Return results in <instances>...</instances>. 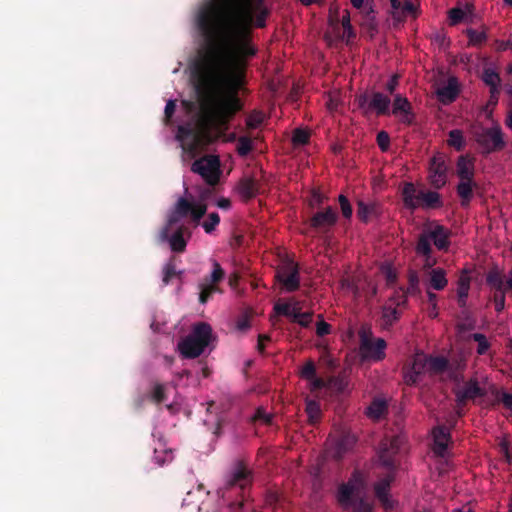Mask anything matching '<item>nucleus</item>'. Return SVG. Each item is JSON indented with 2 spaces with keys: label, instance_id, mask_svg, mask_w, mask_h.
Returning a JSON list of instances; mask_svg holds the SVG:
<instances>
[{
  "label": "nucleus",
  "instance_id": "1",
  "mask_svg": "<svg viewBox=\"0 0 512 512\" xmlns=\"http://www.w3.org/2000/svg\"><path fill=\"white\" fill-rule=\"evenodd\" d=\"M231 11L227 27L229 56L219 43V8L209 2L198 12L197 26L206 47L193 71L201 112L195 123L179 125L176 139L181 145H210L225 131L230 121L243 109L239 97L247 59L257 54L252 28L266 27L270 9L266 0H218Z\"/></svg>",
  "mask_w": 512,
  "mask_h": 512
},
{
  "label": "nucleus",
  "instance_id": "2",
  "mask_svg": "<svg viewBox=\"0 0 512 512\" xmlns=\"http://www.w3.org/2000/svg\"><path fill=\"white\" fill-rule=\"evenodd\" d=\"M212 328L208 323H197L192 332L178 343L181 355L187 359L199 357L213 340Z\"/></svg>",
  "mask_w": 512,
  "mask_h": 512
},
{
  "label": "nucleus",
  "instance_id": "3",
  "mask_svg": "<svg viewBox=\"0 0 512 512\" xmlns=\"http://www.w3.org/2000/svg\"><path fill=\"white\" fill-rule=\"evenodd\" d=\"M474 139L479 146L482 155H489L501 151L506 146L502 129L499 125L483 128L474 134Z\"/></svg>",
  "mask_w": 512,
  "mask_h": 512
},
{
  "label": "nucleus",
  "instance_id": "4",
  "mask_svg": "<svg viewBox=\"0 0 512 512\" xmlns=\"http://www.w3.org/2000/svg\"><path fill=\"white\" fill-rule=\"evenodd\" d=\"M355 103L364 115L376 113L378 116L388 115L391 99L382 92H365L355 98Z\"/></svg>",
  "mask_w": 512,
  "mask_h": 512
},
{
  "label": "nucleus",
  "instance_id": "5",
  "mask_svg": "<svg viewBox=\"0 0 512 512\" xmlns=\"http://www.w3.org/2000/svg\"><path fill=\"white\" fill-rule=\"evenodd\" d=\"M220 165L218 156L205 155L192 163L191 170L199 174L208 185L214 186L219 182Z\"/></svg>",
  "mask_w": 512,
  "mask_h": 512
},
{
  "label": "nucleus",
  "instance_id": "6",
  "mask_svg": "<svg viewBox=\"0 0 512 512\" xmlns=\"http://www.w3.org/2000/svg\"><path fill=\"white\" fill-rule=\"evenodd\" d=\"M403 440L400 436L382 440L379 449V460L388 472L395 473L399 466L400 447Z\"/></svg>",
  "mask_w": 512,
  "mask_h": 512
},
{
  "label": "nucleus",
  "instance_id": "7",
  "mask_svg": "<svg viewBox=\"0 0 512 512\" xmlns=\"http://www.w3.org/2000/svg\"><path fill=\"white\" fill-rule=\"evenodd\" d=\"M371 335V331L364 329L359 332L360 351L363 359L378 362L386 357L385 349L387 343L383 338H377L373 341Z\"/></svg>",
  "mask_w": 512,
  "mask_h": 512
},
{
  "label": "nucleus",
  "instance_id": "8",
  "mask_svg": "<svg viewBox=\"0 0 512 512\" xmlns=\"http://www.w3.org/2000/svg\"><path fill=\"white\" fill-rule=\"evenodd\" d=\"M173 226L174 225H169L168 222H166V225L159 233L160 241L168 242L173 252L183 253L187 246V239L185 236L190 238L191 232L187 226L180 225L172 234H170V230Z\"/></svg>",
  "mask_w": 512,
  "mask_h": 512
},
{
  "label": "nucleus",
  "instance_id": "9",
  "mask_svg": "<svg viewBox=\"0 0 512 512\" xmlns=\"http://www.w3.org/2000/svg\"><path fill=\"white\" fill-rule=\"evenodd\" d=\"M276 279L287 292H294L300 287L299 267L292 260L283 262L276 271Z\"/></svg>",
  "mask_w": 512,
  "mask_h": 512
},
{
  "label": "nucleus",
  "instance_id": "10",
  "mask_svg": "<svg viewBox=\"0 0 512 512\" xmlns=\"http://www.w3.org/2000/svg\"><path fill=\"white\" fill-rule=\"evenodd\" d=\"M338 214L331 206L319 210L309 219L310 227L319 234H326L336 225Z\"/></svg>",
  "mask_w": 512,
  "mask_h": 512
},
{
  "label": "nucleus",
  "instance_id": "11",
  "mask_svg": "<svg viewBox=\"0 0 512 512\" xmlns=\"http://www.w3.org/2000/svg\"><path fill=\"white\" fill-rule=\"evenodd\" d=\"M456 403L458 407L465 406L468 401H475L477 398H483L487 395L485 388L481 387L477 378H471L464 384L454 390Z\"/></svg>",
  "mask_w": 512,
  "mask_h": 512
},
{
  "label": "nucleus",
  "instance_id": "12",
  "mask_svg": "<svg viewBox=\"0 0 512 512\" xmlns=\"http://www.w3.org/2000/svg\"><path fill=\"white\" fill-rule=\"evenodd\" d=\"M252 480L253 477L251 471L243 464V462H237L228 474L225 486L227 489L239 488L240 490L245 491L251 486Z\"/></svg>",
  "mask_w": 512,
  "mask_h": 512
},
{
  "label": "nucleus",
  "instance_id": "13",
  "mask_svg": "<svg viewBox=\"0 0 512 512\" xmlns=\"http://www.w3.org/2000/svg\"><path fill=\"white\" fill-rule=\"evenodd\" d=\"M395 480V473L388 472L387 475L381 478L374 484V493L381 505L386 511L394 509V501L390 498L391 483Z\"/></svg>",
  "mask_w": 512,
  "mask_h": 512
},
{
  "label": "nucleus",
  "instance_id": "14",
  "mask_svg": "<svg viewBox=\"0 0 512 512\" xmlns=\"http://www.w3.org/2000/svg\"><path fill=\"white\" fill-rule=\"evenodd\" d=\"M429 181L436 189L442 188L447 183V165L441 155H435L430 160Z\"/></svg>",
  "mask_w": 512,
  "mask_h": 512
},
{
  "label": "nucleus",
  "instance_id": "15",
  "mask_svg": "<svg viewBox=\"0 0 512 512\" xmlns=\"http://www.w3.org/2000/svg\"><path fill=\"white\" fill-rule=\"evenodd\" d=\"M363 484L362 475L359 471H354L348 482L343 483L338 489V501L341 505L348 506L353 502L354 492Z\"/></svg>",
  "mask_w": 512,
  "mask_h": 512
},
{
  "label": "nucleus",
  "instance_id": "16",
  "mask_svg": "<svg viewBox=\"0 0 512 512\" xmlns=\"http://www.w3.org/2000/svg\"><path fill=\"white\" fill-rule=\"evenodd\" d=\"M432 436L433 452L439 457H444L451 442L450 430L445 426H437L433 428Z\"/></svg>",
  "mask_w": 512,
  "mask_h": 512
},
{
  "label": "nucleus",
  "instance_id": "17",
  "mask_svg": "<svg viewBox=\"0 0 512 512\" xmlns=\"http://www.w3.org/2000/svg\"><path fill=\"white\" fill-rule=\"evenodd\" d=\"M429 234L431 241L438 250L446 251L450 246L451 232L448 228L443 225H435L431 229L426 230Z\"/></svg>",
  "mask_w": 512,
  "mask_h": 512
},
{
  "label": "nucleus",
  "instance_id": "18",
  "mask_svg": "<svg viewBox=\"0 0 512 512\" xmlns=\"http://www.w3.org/2000/svg\"><path fill=\"white\" fill-rule=\"evenodd\" d=\"M239 194L245 200H250L256 197L259 192V183L256 173L250 176H244L238 183Z\"/></svg>",
  "mask_w": 512,
  "mask_h": 512
},
{
  "label": "nucleus",
  "instance_id": "19",
  "mask_svg": "<svg viewBox=\"0 0 512 512\" xmlns=\"http://www.w3.org/2000/svg\"><path fill=\"white\" fill-rule=\"evenodd\" d=\"M193 208V203L187 200L184 197H180L175 206L174 209L171 211L167 218V222L169 225H176L181 218L186 217L190 215L191 210Z\"/></svg>",
  "mask_w": 512,
  "mask_h": 512
},
{
  "label": "nucleus",
  "instance_id": "20",
  "mask_svg": "<svg viewBox=\"0 0 512 512\" xmlns=\"http://www.w3.org/2000/svg\"><path fill=\"white\" fill-rule=\"evenodd\" d=\"M420 192L412 182H406L403 185L401 194L404 206L410 210H415L420 206Z\"/></svg>",
  "mask_w": 512,
  "mask_h": 512
},
{
  "label": "nucleus",
  "instance_id": "21",
  "mask_svg": "<svg viewBox=\"0 0 512 512\" xmlns=\"http://www.w3.org/2000/svg\"><path fill=\"white\" fill-rule=\"evenodd\" d=\"M459 94V84L455 77H450L447 84L438 88L437 96L443 104L452 103Z\"/></svg>",
  "mask_w": 512,
  "mask_h": 512
},
{
  "label": "nucleus",
  "instance_id": "22",
  "mask_svg": "<svg viewBox=\"0 0 512 512\" xmlns=\"http://www.w3.org/2000/svg\"><path fill=\"white\" fill-rule=\"evenodd\" d=\"M431 238L426 230H424L418 237L415 251L418 255L423 256L425 258V262L427 266H432L434 261L432 260V246H431Z\"/></svg>",
  "mask_w": 512,
  "mask_h": 512
},
{
  "label": "nucleus",
  "instance_id": "23",
  "mask_svg": "<svg viewBox=\"0 0 512 512\" xmlns=\"http://www.w3.org/2000/svg\"><path fill=\"white\" fill-rule=\"evenodd\" d=\"M475 180H460L456 186L457 195L460 197L461 206L468 207L474 196V189L477 188Z\"/></svg>",
  "mask_w": 512,
  "mask_h": 512
},
{
  "label": "nucleus",
  "instance_id": "24",
  "mask_svg": "<svg viewBox=\"0 0 512 512\" xmlns=\"http://www.w3.org/2000/svg\"><path fill=\"white\" fill-rule=\"evenodd\" d=\"M456 174L459 180H474V162L465 155L459 156L456 163Z\"/></svg>",
  "mask_w": 512,
  "mask_h": 512
},
{
  "label": "nucleus",
  "instance_id": "25",
  "mask_svg": "<svg viewBox=\"0 0 512 512\" xmlns=\"http://www.w3.org/2000/svg\"><path fill=\"white\" fill-rule=\"evenodd\" d=\"M353 444V437L349 435L340 437L335 441V444L331 451V456L336 460L342 459L344 454L352 448Z\"/></svg>",
  "mask_w": 512,
  "mask_h": 512
},
{
  "label": "nucleus",
  "instance_id": "26",
  "mask_svg": "<svg viewBox=\"0 0 512 512\" xmlns=\"http://www.w3.org/2000/svg\"><path fill=\"white\" fill-rule=\"evenodd\" d=\"M379 213V206L375 202L365 203L363 200L357 202V216L360 221L367 223L372 216Z\"/></svg>",
  "mask_w": 512,
  "mask_h": 512
},
{
  "label": "nucleus",
  "instance_id": "27",
  "mask_svg": "<svg viewBox=\"0 0 512 512\" xmlns=\"http://www.w3.org/2000/svg\"><path fill=\"white\" fill-rule=\"evenodd\" d=\"M439 193L435 191L420 192V206L422 208H438L442 206Z\"/></svg>",
  "mask_w": 512,
  "mask_h": 512
},
{
  "label": "nucleus",
  "instance_id": "28",
  "mask_svg": "<svg viewBox=\"0 0 512 512\" xmlns=\"http://www.w3.org/2000/svg\"><path fill=\"white\" fill-rule=\"evenodd\" d=\"M388 410V406L383 399H374L367 408V415L374 419L379 420L382 418Z\"/></svg>",
  "mask_w": 512,
  "mask_h": 512
},
{
  "label": "nucleus",
  "instance_id": "29",
  "mask_svg": "<svg viewBox=\"0 0 512 512\" xmlns=\"http://www.w3.org/2000/svg\"><path fill=\"white\" fill-rule=\"evenodd\" d=\"M163 277H162V283L163 286H167L173 277H181L183 274V271H177L176 270V258L171 257L166 264L164 265L163 269Z\"/></svg>",
  "mask_w": 512,
  "mask_h": 512
},
{
  "label": "nucleus",
  "instance_id": "30",
  "mask_svg": "<svg viewBox=\"0 0 512 512\" xmlns=\"http://www.w3.org/2000/svg\"><path fill=\"white\" fill-rule=\"evenodd\" d=\"M446 273L441 268H436L431 271L430 285L435 290H443L447 286Z\"/></svg>",
  "mask_w": 512,
  "mask_h": 512
},
{
  "label": "nucleus",
  "instance_id": "31",
  "mask_svg": "<svg viewBox=\"0 0 512 512\" xmlns=\"http://www.w3.org/2000/svg\"><path fill=\"white\" fill-rule=\"evenodd\" d=\"M400 315L401 312L397 307L384 306L382 310L383 326L386 328L393 325L400 318Z\"/></svg>",
  "mask_w": 512,
  "mask_h": 512
},
{
  "label": "nucleus",
  "instance_id": "32",
  "mask_svg": "<svg viewBox=\"0 0 512 512\" xmlns=\"http://www.w3.org/2000/svg\"><path fill=\"white\" fill-rule=\"evenodd\" d=\"M448 360L443 356L428 357V369L433 373H442L447 370Z\"/></svg>",
  "mask_w": 512,
  "mask_h": 512
},
{
  "label": "nucleus",
  "instance_id": "33",
  "mask_svg": "<svg viewBox=\"0 0 512 512\" xmlns=\"http://www.w3.org/2000/svg\"><path fill=\"white\" fill-rule=\"evenodd\" d=\"M448 136L447 144L455 148L456 151H462L465 148V139L461 130L453 129Z\"/></svg>",
  "mask_w": 512,
  "mask_h": 512
},
{
  "label": "nucleus",
  "instance_id": "34",
  "mask_svg": "<svg viewBox=\"0 0 512 512\" xmlns=\"http://www.w3.org/2000/svg\"><path fill=\"white\" fill-rule=\"evenodd\" d=\"M412 106L408 99L400 94H396L394 96L393 104H392V114L394 116H399L402 112H407V110H411Z\"/></svg>",
  "mask_w": 512,
  "mask_h": 512
},
{
  "label": "nucleus",
  "instance_id": "35",
  "mask_svg": "<svg viewBox=\"0 0 512 512\" xmlns=\"http://www.w3.org/2000/svg\"><path fill=\"white\" fill-rule=\"evenodd\" d=\"M199 288V302L201 304H206L213 294H215L216 292H220V288L217 285L210 284L204 281L199 285Z\"/></svg>",
  "mask_w": 512,
  "mask_h": 512
},
{
  "label": "nucleus",
  "instance_id": "36",
  "mask_svg": "<svg viewBox=\"0 0 512 512\" xmlns=\"http://www.w3.org/2000/svg\"><path fill=\"white\" fill-rule=\"evenodd\" d=\"M305 411L310 424H315L320 419L321 409L318 402L314 400L307 401Z\"/></svg>",
  "mask_w": 512,
  "mask_h": 512
},
{
  "label": "nucleus",
  "instance_id": "37",
  "mask_svg": "<svg viewBox=\"0 0 512 512\" xmlns=\"http://www.w3.org/2000/svg\"><path fill=\"white\" fill-rule=\"evenodd\" d=\"M236 151L239 156L246 157L253 151V142L249 136H240L237 140Z\"/></svg>",
  "mask_w": 512,
  "mask_h": 512
},
{
  "label": "nucleus",
  "instance_id": "38",
  "mask_svg": "<svg viewBox=\"0 0 512 512\" xmlns=\"http://www.w3.org/2000/svg\"><path fill=\"white\" fill-rule=\"evenodd\" d=\"M471 277L467 271H463L457 282V296L468 297L470 290Z\"/></svg>",
  "mask_w": 512,
  "mask_h": 512
},
{
  "label": "nucleus",
  "instance_id": "39",
  "mask_svg": "<svg viewBox=\"0 0 512 512\" xmlns=\"http://www.w3.org/2000/svg\"><path fill=\"white\" fill-rule=\"evenodd\" d=\"M212 266H213V270H212L211 274L209 276L205 277L203 281L208 282L210 284L217 285L220 281L223 280V278L225 276V272L222 269L221 265L216 260H213Z\"/></svg>",
  "mask_w": 512,
  "mask_h": 512
},
{
  "label": "nucleus",
  "instance_id": "40",
  "mask_svg": "<svg viewBox=\"0 0 512 512\" xmlns=\"http://www.w3.org/2000/svg\"><path fill=\"white\" fill-rule=\"evenodd\" d=\"M482 80L490 89L500 88L501 78L499 74L492 69L484 70Z\"/></svg>",
  "mask_w": 512,
  "mask_h": 512
},
{
  "label": "nucleus",
  "instance_id": "41",
  "mask_svg": "<svg viewBox=\"0 0 512 512\" xmlns=\"http://www.w3.org/2000/svg\"><path fill=\"white\" fill-rule=\"evenodd\" d=\"M487 284L496 291L504 290V281L502 275L498 271H490L486 276Z\"/></svg>",
  "mask_w": 512,
  "mask_h": 512
},
{
  "label": "nucleus",
  "instance_id": "42",
  "mask_svg": "<svg viewBox=\"0 0 512 512\" xmlns=\"http://www.w3.org/2000/svg\"><path fill=\"white\" fill-rule=\"evenodd\" d=\"M264 121V114L254 110L246 118V126L249 130L257 129Z\"/></svg>",
  "mask_w": 512,
  "mask_h": 512
},
{
  "label": "nucleus",
  "instance_id": "43",
  "mask_svg": "<svg viewBox=\"0 0 512 512\" xmlns=\"http://www.w3.org/2000/svg\"><path fill=\"white\" fill-rule=\"evenodd\" d=\"M410 368H412L415 372H417L419 375H422L428 367V357H426L423 354H417L413 358V361L411 364L408 365Z\"/></svg>",
  "mask_w": 512,
  "mask_h": 512
},
{
  "label": "nucleus",
  "instance_id": "44",
  "mask_svg": "<svg viewBox=\"0 0 512 512\" xmlns=\"http://www.w3.org/2000/svg\"><path fill=\"white\" fill-rule=\"evenodd\" d=\"M150 398L156 404L164 402L167 399L165 385L161 383H155L150 393Z\"/></svg>",
  "mask_w": 512,
  "mask_h": 512
},
{
  "label": "nucleus",
  "instance_id": "45",
  "mask_svg": "<svg viewBox=\"0 0 512 512\" xmlns=\"http://www.w3.org/2000/svg\"><path fill=\"white\" fill-rule=\"evenodd\" d=\"M220 223V216L217 212H212L202 223V227L207 234H211Z\"/></svg>",
  "mask_w": 512,
  "mask_h": 512
},
{
  "label": "nucleus",
  "instance_id": "46",
  "mask_svg": "<svg viewBox=\"0 0 512 512\" xmlns=\"http://www.w3.org/2000/svg\"><path fill=\"white\" fill-rule=\"evenodd\" d=\"M471 338L478 343L477 354L485 355L490 348V343L488 342L487 337L482 333H474Z\"/></svg>",
  "mask_w": 512,
  "mask_h": 512
},
{
  "label": "nucleus",
  "instance_id": "47",
  "mask_svg": "<svg viewBox=\"0 0 512 512\" xmlns=\"http://www.w3.org/2000/svg\"><path fill=\"white\" fill-rule=\"evenodd\" d=\"M467 37L469 38V42L473 45H479L486 41L487 35L483 31H477L475 29L469 28L466 30Z\"/></svg>",
  "mask_w": 512,
  "mask_h": 512
},
{
  "label": "nucleus",
  "instance_id": "48",
  "mask_svg": "<svg viewBox=\"0 0 512 512\" xmlns=\"http://www.w3.org/2000/svg\"><path fill=\"white\" fill-rule=\"evenodd\" d=\"M310 134L304 129H295L292 136V142L294 145H305L309 142Z\"/></svg>",
  "mask_w": 512,
  "mask_h": 512
},
{
  "label": "nucleus",
  "instance_id": "49",
  "mask_svg": "<svg viewBox=\"0 0 512 512\" xmlns=\"http://www.w3.org/2000/svg\"><path fill=\"white\" fill-rule=\"evenodd\" d=\"M207 212V205L205 203H193V208L191 210L190 216L193 222L199 223L201 218L206 214Z\"/></svg>",
  "mask_w": 512,
  "mask_h": 512
},
{
  "label": "nucleus",
  "instance_id": "50",
  "mask_svg": "<svg viewBox=\"0 0 512 512\" xmlns=\"http://www.w3.org/2000/svg\"><path fill=\"white\" fill-rule=\"evenodd\" d=\"M300 376L305 380H310L316 376V366L313 360H308L300 371Z\"/></svg>",
  "mask_w": 512,
  "mask_h": 512
},
{
  "label": "nucleus",
  "instance_id": "51",
  "mask_svg": "<svg viewBox=\"0 0 512 512\" xmlns=\"http://www.w3.org/2000/svg\"><path fill=\"white\" fill-rule=\"evenodd\" d=\"M421 375H419L417 372H415L412 368H410L408 365H406L403 369V377H404V382L407 384V385H415L418 383L419 381V377Z\"/></svg>",
  "mask_w": 512,
  "mask_h": 512
},
{
  "label": "nucleus",
  "instance_id": "52",
  "mask_svg": "<svg viewBox=\"0 0 512 512\" xmlns=\"http://www.w3.org/2000/svg\"><path fill=\"white\" fill-rule=\"evenodd\" d=\"M354 512H373L372 505L367 502L364 498H358L351 504Z\"/></svg>",
  "mask_w": 512,
  "mask_h": 512
},
{
  "label": "nucleus",
  "instance_id": "53",
  "mask_svg": "<svg viewBox=\"0 0 512 512\" xmlns=\"http://www.w3.org/2000/svg\"><path fill=\"white\" fill-rule=\"evenodd\" d=\"M338 201L340 204L342 215L346 219H350L352 216V213H353V209H352V206H351L348 198L341 194L338 198Z\"/></svg>",
  "mask_w": 512,
  "mask_h": 512
},
{
  "label": "nucleus",
  "instance_id": "54",
  "mask_svg": "<svg viewBox=\"0 0 512 512\" xmlns=\"http://www.w3.org/2000/svg\"><path fill=\"white\" fill-rule=\"evenodd\" d=\"M253 420L262 422L266 425H269L272 423V415L267 413L265 411V409H263L262 407H259V408H257V410L253 416Z\"/></svg>",
  "mask_w": 512,
  "mask_h": 512
},
{
  "label": "nucleus",
  "instance_id": "55",
  "mask_svg": "<svg viewBox=\"0 0 512 512\" xmlns=\"http://www.w3.org/2000/svg\"><path fill=\"white\" fill-rule=\"evenodd\" d=\"M377 144L381 151L385 152L389 149L390 146V137L389 134L386 131H380L377 134L376 138Z\"/></svg>",
  "mask_w": 512,
  "mask_h": 512
},
{
  "label": "nucleus",
  "instance_id": "56",
  "mask_svg": "<svg viewBox=\"0 0 512 512\" xmlns=\"http://www.w3.org/2000/svg\"><path fill=\"white\" fill-rule=\"evenodd\" d=\"M175 110H176V101L175 100L167 101L165 110H164V123L166 125L170 124L171 118L174 115Z\"/></svg>",
  "mask_w": 512,
  "mask_h": 512
},
{
  "label": "nucleus",
  "instance_id": "57",
  "mask_svg": "<svg viewBox=\"0 0 512 512\" xmlns=\"http://www.w3.org/2000/svg\"><path fill=\"white\" fill-rule=\"evenodd\" d=\"M495 310L497 312L503 311L505 308V292L504 290L496 291L493 296Z\"/></svg>",
  "mask_w": 512,
  "mask_h": 512
},
{
  "label": "nucleus",
  "instance_id": "58",
  "mask_svg": "<svg viewBox=\"0 0 512 512\" xmlns=\"http://www.w3.org/2000/svg\"><path fill=\"white\" fill-rule=\"evenodd\" d=\"M398 84H399V76L397 74H394L386 82V84L384 85V89L389 95L395 96V91H396Z\"/></svg>",
  "mask_w": 512,
  "mask_h": 512
},
{
  "label": "nucleus",
  "instance_id": "59",
  "mask_svg": "<svg viewBox=\"0 0 512 512\" xmlns=\"http://www.w3.org/2000/svg\"><path fill=\"white\" fill-rule=\"evenodd\" d=\"M465 16V12L461 8H452L449 11V18L451 21V25H456L460 23Z\"/></svg>",
  "mask_w": 512,
  "mask_h": 512
},
{
  "label": "nucleus",
  "instance_id": "60",
  "mask_svg": "<svg viewBox=\"0 0 512 512\" xmlns=\"http://www.w3.org/2000/svg\"><path fill=\"white\" fill-rule=\"evenodd\" d=\"M164 457L159 456V451L157 449L154 450V459L156 463L160 466L164 465L165 463L171 462L173 459V455L171 451L164 450L163 451Z\"/></svg>",
  "mask_w": 512,
  "mask_h": 512
},
{
  "label": "nucleus",
  "instance_id": "61",
  "mask_svg": "<svg viewBox=\"0 0 512 512\" xmlns=\"http://www.w3.org/2000/svg\"><path fill=\"white\" fill-rule=\"evenodd\" d=\"M407 293L404 291H397L395 295L390 298V301L396 305V307L405 306L407 303Z\"/></svg>",
  "mask_w": 512,
  "mask_h": 512
},
{
  "label": "nucleus",
  "instance_id": "62",
  "mask_svg": "<svg viewBox=\"0 0 512 512\" xmlns=\"http://www.w3.org/2000/svg\"><path fill=\"white\" fill-rule=\"evenodd\" d=\"M417 292H419V280L416 274H411L409 276V286L405 293L416 294Z\"/></svg>",
  "mask_w": 512,
  "mask_h": 512
},
{
  "label": "nucleus",
  "instance_id": "63",
  "mask_svg": "<svg viewBox=\"0 0 512 512\" xmlns=\"http://www.w3.org/2000/svg\"><path fill=\"white\" fill-rule=\"evenodd\" d=\"M331 331V326L330 324H328L327 322L325 321H319L316 325V334L319 336V337H323V336H326L330 333Z\"/></svg>",
  "mask_w": 512,
  "mask_h": 512
},
{
  "label": "nucleus",
  "instance_id": "64",
  "mask_svg": "<svg viewBox=\"0 0 512 512\" xmlns=\"http://www.w3.org/2000/svg\"><path fill=\"white\" fill-rule=\"evenodd\" d=\"M292 306L289 303H277L274 306V310L277 314L283 315L285 317L290 316Z\"/></svg>",
  "mask_w": 512,
  "mask_h": 512
}]
</instances>
